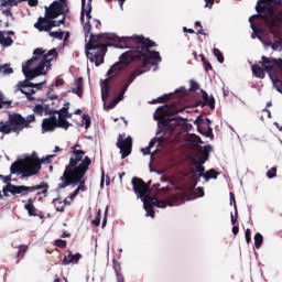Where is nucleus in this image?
<instances>
[{"mask_svg":"<svg viewBox=\"0 0 282 282\" xmlns=\"http://www.w3.org/2000/svg\"><path fill=\"white\" fill-rule=\"evenodd\" d=\"M64 84H65V80L58 78V79H56V82H55V87H61V85H64Z\"/></svg>","mask_w":282,"mask_h":282,"instance_id":"obj_57","label":"nucleus"},{"mask_svg":"<svg viewBox=\"0 0 282 282\" xmlns=\"http://www.w3.org/2000/svg\"><path fill=\"white\" fill-rule=\"evenodd\" d=\"M3 105H12V101H2V100H0V109H3Z\"/></svg>","mask_w":282,"mask_h":282,"instance_id":"obj_60","label":"nucleus"},{"mask_svg":"<svg viewBox=\"0 0 282 282\" xmlns=\"http://www.w3.org/2000/svg\"><path fill=\"white\" fill-rule=\"evenodd\" d=\"M194 195H196V197H204V187L196 188Z\"/></svg>","mask_w":282,"mask_h":282,"instance_id":"obj_46","label":"nucleus"},{"mask_svg":"<svg viewBox=\"0 0 282 282\" xmlns=\"http://www.w3.org/2000/svg\"><path fill=\"white\" fill-rule=\"evenodd\" d=\"M231 230L234 235H239V227L234 226Z\"/></svg>","mask_w":282,"mask_h":282,"instance_id":"obj_62","label":"nucleus"},{"mask_svg":"<svg viewBox=\"0 0 282 282\" xmlns=\"http://www.w3.org/2000/svg\"><path fill=\"white\" fill-rule=\"evenodd\" d=\"M55 246H57V248H66L67 241H65L63 239H57V240H55Z\"/></svg>","mask_w":282,"mask_h":282,"instance_id":"obj_42","label":"nucleus"},{"mask_svg":"<svg viewBox=\"0 0 282 282\" xmlns=\"http://www.w3.org/2000/svg\"><path fill=\"white\" fill-rule=\"evenodd\" d=\"M101 212H100V209H98V212H97V216L95 217V219L93 220V224L95 225V226H100V217H101Z\"/></svg>","mask_w":282,"mask_h":282,"instance_id":"obj_45","label":"nucleus"},{"mask_svg":"<svg viewBox=\"0 0 282 282\" xmlns=\"http://www.w3.org/2000/svg\"><path fill=\"white\" fill-rule=\"evenodd\" d=\"M108 47L130 50L119 56V62L107 72V78L100 82L104 108L109 111L124 100V94L137 76L150 72L151 65L154 67L153 72H158L162 56L158 51H150L155 47V42L150 39L142 35L120 37L115 33H90L85 46L86 56L96 67H100L105 63Z\"/></svg>","mask_w":282,"mask_h":282,"instance_id":"obj_1","label":"nucleus"},{"mask_svg":"<svg viewBox=\"0 0 282 282\" xmlns=\"http://www.w3.org/2000/svg\"><path fill=\"white\" fill-rule=\"evenodd\" d=\"M176 94H181V98L186 96L187 94V90H186V87H181L178 89L175 90Z\"/></svg>","mask_w":282,"mask_h":282,"instance_id":"obj_49","label":"nucleus"},{"mask_svg":"<svg viewBox=\"0 0 282 282\" xmlns=\"http://www.w3.org/2000/svg\"><path fill=\"white\" fill-rule=\"evenodd\" d=\"M133 193L137 194L138 199H141L143 203V208L145 210V217H151L152 219L155 217V210L153 206L156 208H166L167 206H182L186 198L180 194L170 195L165 200H160L155 197L151 196V187L147 184L142 178L134 176L131 181Z\"/></svg>","mask_w":282,"mask_h":282,"instance_id":"obj_3","label":"nucleus"},{"mask_svg":"<svg viewBox=\"0 0 282 282\" xmlns=\"http://www.w3.org/2000/svg\"><path fill=\"white\" fill-rule=\"evenodd\" d=\"M232 204L235 208V215H237V203L235 202V194L230 193V206H232Z\"/></svg>","mask_w":282,"mask_h":282,"instance_id":"obj_47","label":"nucleus"},{"mask_svg":"<svg viewBox=\"0 0 282 282\" xmlns=\"http://www.w3.org/2000/svg\"><path fill=\"white\" fill-rule=\"evenodd\" d=\"M72 94H76L78 98H83V77H79L70 87Z\"/></svg>","mask_w":282,"mask_h":282,"instance_id":"obj_22","label":"nucleus"},{"mask_svg":"<svg viewBox=\"0 0 282 282\" xmlns=\"http://www.w3.org/2000/svg\"><path fill=\"white\" fill-rule=\"evenodd\" d=\"M230 217H231V225L235 226V224H237V215L235 217V215H232V213H231Z\"/></svg>","mask_w":282,"mask_h":282,"instance_id":"obj_61","label":"nucleus"},{"mask_svg":"<svg viewBox=\"0 0 282 282\" xmlns=\"http://www.w3.org/2000/svg\"><path fill=\"white\" fill-rule=\"evenodd\" d=\"M54 158V155H47L45 158H42L40 163L41 164H50L52 162V159Z\"/></svg>","mask_w":282,"mask_h":282,"instance_id":"obj_44","label":"nucleus"},{"mask_svg":"<svg viewBox=\"0 0 282 282\" xmlns=\"http://www.w3.org/2000/svg\"><path fill=\"white\" fill-rule=\"evenodd\" d=\"M210 151H213L212 145L202 147L199 149V154H196L193 158L195 169L193 173H197L198 177H203L205 182H210V180H217V177H219V172L215 169L206 171V167L204 166L210 158Z\"/></svg>","mask_w":282,"mask_h":282,"instance_id":"obj_8","label":"nucleus"},{"mask_svg":"<svg viewBox=\"0 0 282 282\" xmlns=\"http://www.w3.org/2000/svg\"><path fill=\"white\" fill-rule=\"evenodd\" d=\"M245 237H246L247 243H250V241H252L250 229H246Z\"/></svg>","mask_w":282,"mask_h":282,"instance_id":"obj_50","label":"nucleus"},{"mask_svg":"<svg viewBox=\"0 0 282 282\" xmlns=\"http://www.w3.org/2000/svg\"><path fill=\"white\" fill-rule=\"evenodd\" d=\"M9 123L12 127V131L14 133H19V131H22V129H25V118L21 116L20 113H13L9 116Z\"/></svg>","mask_w":282,"mask_h":282,"instance_id":"obj_15","label":"nucleus"},{"mask_svg":"<svg viewBox=\"0 0 282 282\" xmlns=\"http://www.w3.org/2000/svg\"><path fill=\"white\" fill-rule=\"evenodd\" d=\"M61 2V14L65 17L67 12H69V8L67 7V0H59Z\"/></svg>","mask_w":282,"mask_h":282,"instance_id":"obj_33","label":"nucleus"},{"mask_svg":"<svg viewBox=\"0 0 282 282\" xmlns=\"http://www.w3.org/2000/svg\"><path fill=\"white\" fill-rule=\"evenodd\" d=\"M12 175H21V180L39 175L41 171V160L36 152H33L30 158L23 159L21 163H13L10 167Z\"/></svg>","mask_w":282,"mask_h":282,"instance_id":"obj_9","label":"nucleus"},{"mask_svg":"<svg viewBox=\"0 0 282 282\" xmlns=\"http://www.w3.org/2000/svg\"><path fill=\"white\" fill-rule=\"evenodd\" d=\"M19 91H21V94H24L29 102H33V100H35L34 94H36V90H34V88L23 87L22 89H19V84H17L14 87V94H19Z\"/></svg>","mask_w":282,"mask_h":282,"instance_id":"obj_18","label":"nucleus"},{"mask_svg":"<svg viewBox=\"0 0 282 282\" xmlns=\"http://www.w3.org/2000/svg\"><path fill=\"white\" fill-rule=\"evenodd\" d=\"M200 58H202L203 65H205V70L210 72V69H213V65H210V62L207 61L206 57H204V55H200Z\"/></svg>","mask_w":282,"mask_h":282,"instance_id":"obj_38","label":"nucleus"},{"mask_svg":"<svg viewBox=\"0 0 282 282\" xmlns=\"http://www.w3.org/2000/svg\"><path fill=\"white\" fill-rule=\"evenodd\" d=\"M56 115L58 118H56ZM68 118H72V113L67 112V108H61L56 110L55 115H51L42 120V133H52L56 129H65L67 131L72 123Z\"/></svg>","mask_w":282,"mask_h":282,"instance_id":"obj_10","label":"nucleus"},{"mask_svg":"<svg viewBox=\"0 0 282 282\" xmlns=\"http://www.w3.org/2000/svg\"><path fill=\"white\" fill-rule=\"evenodd\" d=\"M104 186H105V172H101L100 187L104 188Z\"/></svg>","mask_w":282,"mask_h":282,"instance_id":"obj_58","label":"nucleus"},{"mask_svg":"<svg viewBox=\"0 0 282 282\" xmlns=\"http://www.w3.org/2000/svg\"><path fill=\"white\" fill-rule=\"evenodd\" d=\"M199 121H202L203 124H206L207 126V129L210 128V124H212V120L208 119V118H205V119H202V117H197L196 120H195V124H199Z\"/></svg>","mask_w":282,"mask_h":282,"instance_id":"obj_34","label":"nucleus"},{"mask_svg":"<svg viewBox=\"0 0 282 282\" xmlns=\"http://www.w3.org/2000/svg\"><path fill=\"white\" fill-rule=\"evenodd\" d=\"M267 47H271L276 52H281L282 50V37L273 33V41H270L265 44Z\"/></svg>","mask_w":282,"mask_h":282,"instance_id":"obj_23","label":"nucleus"},{"mask_svg":"<svg viewBox=\"0 0 282 282\" xmlns=\"http://www.w3.org/2000/svg\"><path fill=\"white\" fill-rule=\"evenodd\" d=\"M202 98L204 100V105L210 109H215V97L208 96V93L202 90Z\"/></svg>","mask_w":282,"mask_h":282,"instance_id":"obj_24","label":"nucleus"},{"mask_svg":"<svg viewBox=\"0 0 282 282\" xmlns=\"http://www.w3.org/2000/svg\"><path fill=\"white\" fill-rule=\"evenodd\" d=\"M80 253L72 254V251H68V253L64 257L62 263L63 265H69V263L76 264L78 261H80Z\"/></svg>","mask_w":282,"mask_h":282,"instance_id":"obj_21","label":"nucleus"},{"mask_svg":"<svg viewBox=\"0 0 282 282\" xmlns=\"http://www.w3.org/2000/svg\"><path fill=\"white\" fill-rule=\"evenodd\" d=\"M276 175V167H271L268 172H267V177L269 180L274 178V176Z\"/></svg>","mask_w":282,"mask_h":282,"instance_id":"obj_40","label":"nucleus"},{"mask_svg":"<svg viewBox=\"0 0 282 282\" xmlns=\"http://www.w3.org/2000/svg\"><path fill=\"white\" fill-rule=\"evenodd\" d=\"M213 53L214 56H216L218 63H224V54L221 53V51H219V48H214Z\"/></svg>","mask_w":282,"mask_h":282,"instance_id":"obj_35","label":"nucleus"},{"mask_svg":"<svg viewBox=\"0 0 282 282\" xmlns=\"http://www.w3.org/2000/svg\"><path fill=\"white\" fill-rule=\"evenodd\" d=\"M160 180H161V182H171V181H169V177H166V176H162Z\"/></svg>","mask_w":282,"mask_h":282,"instance_id":"obj_64","label":"nucleus"},{"mask_svg":"<svg viewBox=\"0 0 282 282\" xmlns=\"http://www.w3.org/2000/svg\"><path fill=\"white\" fill-rule=\"evenodd\" d=\"M73 155L75 158H70L69 164L66 165L63 175L59 177L58 188H67V186L78 184L89 171L91 159L85 156V151L73 150Z\"/></svg>","mask_w":282,"mask_h":282,"instance_id":"obj_4","label":"nucleus"},{"mask_svg":"<svg viewBox=\"0 0 282 282\" xmlns=\"http://www.w3.org/2000/svg\"><path fill=\"white\" fill-rule=\"evenodd\" d=\"M261 65L254 64L252 65V74L256 78H265V72L270 77L271 83H273V87L282 94V59L270 58L267 56L261 57Z\"/></svg>","mask_w":282,"mask_h":282,"instance_id":"obj_6","label":"nucleus"},{"mask_svg":"<svg viewBox=\"0 0 282 282\" xmlns=\"http://www.w3.org/2000/svg\"><path fill=\"white\" fill-rule=\"evenodd\" d=\"M154 120L158 122V133H173L177 127L186 124V119L171 115V111L164 106H160L153 115Z\"/></svg>","mask_w":282,"mask_h":282,"instance_id":"obj_7","label":"nucleus"},{"mask_svg":"<svg viewBox=\"0 0 282 282\" xmlns=\"http://www.w3.org/2000/svg\"><path fill=\"white\" fill-rule=\"evenodd\" d=\"M58 56V50L52 48L48 52L42 47H37L33 51V56L25 64H22V73L25 76L24 80L18 83V89L23 87H31L32 89H43L45 80L42 83H31L39 76H46L47 72L52 69V62Z\"/></svg>","mask_w":282,"mask_h":282,"instance_id":"obj_2","label":"nucleus"},{"mask_svg":"<svg viewBox=\"0 0 282 282\" xmlns=\"http://www.w3.org/2000/svg\"><path fill=\"white\" fill-rule=\"evenodd\" d=\"M198 133H200V135H205L206 138H215V135L213 134V127H209V128H207L208 130L206 131V132H204L203 130H202V128H199V126H198Z\"/></svg>","mask_w":282,"mask_h":282,"instance_id":"obj_31","label":"nucleus"},{"mask_svg":"<svg viewBox=\"0 0 282 282\" xmlns=\"http://www.w3.org/2000/svg\"><path fill=\"white\" fill-rule=\"evenodd\" d=\"M51 8L54 12L58 13L61 15V2H53L51 4Z\"/></svg>","mask_w":282,"mask_h":282,"instance_id":"obj_39","label":"nucleus"},{"mask_svg":"<svg viewBox=\"0 0 282 282\" xmlns=\"http://www.w3.org/2000/svg\"><path fill=\"white\" fill-rule=\"evenodd\" d=\"M165 140H166V138H164V137H159V138L152 139L147 148L141 149V151L143 152V155H150L151 149H153V147H155V144L164 143Z\"/></svg>","mask_w":282,"mask_h":282,"instance_id":"obj_19","label":"nucleus"},{"mask_svg":"<svg viewBox=\"0 0 282 282\" xmlns=\"http://www.w3.org/2000/svg\"><path fill=\"white\" fill-rule=\"evenodd\" d=\"M25 210H28L30 217H36V207L34 205H24Z\"/></svg>","mask_w":282,"mask_h":282,"instance_id":"obj_32","label":"nucleus"},{"mask_svg":"<svg viewBox=\"0 0 282 282\" xmlns=\"http://www.w3.org/2000/svg\"><path fill=\"white\" fill-rule=\"evenodd\" d=\"M133 147V139L129 135L126 139H122V134H119L117 142V148L120 149L121 160L129 158L131 155V148Z\"/></svg>","mask_w":282,"mask_h":282,"instance_id":"obj_14","label":"nucleus"},{"mask_svg":"<svg viewBox=\"0 0 282 282\" xmlns=\"http://www.w3.org/2000/svg\"><path fill=\"white\" fill-rule=\"evenodd\" d=\"M47 188H50V185L47 183L42 182L40 185L35 186H25V185H14L12 183H8L6 186L2 187V193L4 197H10V194H12L14 197L17 195H21V197L28 196L29 193H34V191H41L37 192L36 195H47Z\"/></svg>","mask_w":282,"mask_h":282,"instance_id":"obj_11","label":"nucleus"},{"mask_svg":"<svg viewBox=\"0 0 282 282\" xmlns=\"http://www.w3.org/2000/svg\"><path fill=\"white\" fill-rule=\"evenodd\" d=\"M183 32H186L187 34H195V30L188 29L186 26L183 28Z\"/></svg>","mask_w":282,"mask_h":282,"instance_id":"obj_56","label":"nucleus"},{"mask_svg":"<svg viewBox=\"0 0 282 282\" xmlns=\"http://www.w3.org/2000/svg\"><path fill=\"white\" fill-rule=\"evenodd\" d=\"M36 120V117L34 115H29L26 118H24V127H30L32 122Z\"/></svg>","mask_w":282,"mask_h":282,"instance_id":"obj_37","label":"nucleus"},{"mask_svg":"<svg viewBox=\"0 0 282 282\" xmlns=\"http://www.w3.org/2000/svg\"><path fill=\"white\" fill-rule=\"evenodd\" d=\"M0 74H14V69H12V67H10V64H3L0 65Z\"/></svg>","mask_w":282,"mask_h":282,"instance_id":"obj_30","label":"nucleus"},{"mask_svg":"<svg viewBox=\"0 0 282 282\" xmlns=\"http://www.w3.org/2000/svg\"><path fill=\"white\" fill-rule=\"evenodd\" d=\"M34 202H36V198H29L28 204L25 206H34Z\"/></svg>","mask_w":282,"mask_h":282,"instance_id":"obj_59","label":"nucleus"},{"mask_svg":"<svg viewBox=\"0 0 282 282\" xmlns=\"http://www.w3.org/2000/svg\"><path fill=\"white\" fill-rule=\"evenodd\" d=\"M256 11L258 13L249 18L250 28L252 30L251 39H259V41H263L259 35L263 30L254 25V19H261L267 28H281L282 17L281 13H278L274 9L272 0H258Z\"/></svg>","mask_w":282,"mask_h":282,"instance_id":"obj_5","label":"nucleus"},{"mask_svg":"<svg viewBox=\"0 0 282 282\" xmlns=\"http://www.w3.org/2000/svg\"><path fill=\"white\" fill-rule=\"evenodd\" d=\"M0 45L1 47H12L14 40L8 36V31H0Z\"/></svg>","mask_w":282,"mask_h":282,"instance_id":"obj_20","label":"nucleus"},{"mask_svg":"<svg viewBox=\"0 0 282 282\" xmlns=\"http://www.w3.org/2000/svg\"><path fill=\"white\" fill-rule=\"evenodd\" d=\"M28 252V246L21 245L18 250V257H23Z\"/></svg>","mask_w":282,"mask_h":282,"instance_id":"obj_41","label":"nucleus"},{"mask_svg":"<svg viewBox=\"0 0 282 282\" xmlns=\"http://www.w3.org/2000/svg\"><path fill=\"white\" fill-rule=\"evenodd\" d=\"M57 109H54L50 106V104H36L33 107V113L35 116H56Z\"/></svg>","mask_w":282,"mask_h":282,"instance_id":"obj_16","label":"nucleus"},{"mask_svg":"<svg viewBox=\"0 0 282 282\" xmlns=\"http://www.w3.org/2000/svg\"><path fill=\"white\" fill-rule=\"evenodd\" d=\"M113 270L116 274H122V272L120 271V264H113Z\"/></svg>","mask_w":282,"mask_h":282,"instance_id":"obj_55","label":"nucleus"},{"mask_svg":"<svg viewBox=\"0 0 282 282\" xmlns=\"http://www.w3.org/2000/svg\"><path fill=\"white\" fill-rule=\"evenodd\" d=\"M63 23H65V17L59 21L54 19L45 20V18L40 17L37 22L34 24V28H36L39 32H50L52 31V28H59Z\"/></svg>","mask_w":282,"mask_h":282,"instance_id":"obj_13","label":"nucleus"},{"mask_svg":"<svg viewBox=\"0 0 282 282\" xmlns=\"http://www.w3.org/2000/svg\"><path fill=\"white\" fill-rule=\"evenodd\" d=\"M262 245H263V235H261L260 232H257L254 235V247L257 248V250H259V248H261Z\"/></svg>","mask_w":282,"mask_h":282,"instance_id":"obj_29","label":"nucleus"},{"mask_svg":"<svg viewBox=\"0 0 282 282\" xmlns=\"http://www.w3.org/2000/svg\"><path fill=\"white\" fill-rule=\"evenodd\" d=\"M86 0H82V13H80V21L84 23L85 21V14L87 21L84 24V32L86 34V41L89 36V32H91V0H88V3L85 6Z\"/></svg>","mask_w":282,"mask_h":282,"instance_id":"obj_12","label":"nucleus"},{"mask_svg":"<svg viewBox=\"0 0 282 282\" xmlns=\"http://www.w3.org/2000/svg\"><path fill=\"white\" fill-rule=\"evenodd\" d=\"M83 121L85 129H89L91 127V117H89V115H83Z\"/></svg>","mask_w":282,"mask_h":282,"instance_id":"obj_36","label":"nucleus"},{"mask_svg":"<svg viewBox=\"0 0 282 282\" xmlns=\"http://www.w3.org/2000/svg\"><path fill=\"white\" fill-rule=\"evenodd\" d=\"M22 1L26 0H18V3H22ZM28 4L30 6V8H35V6H39V0H28Z\"/></svg>","mask_w":282,"mask_h":282,"instance_id":"obj_43","label":"nucleus"},{"mask_svg":"<svg viewBox=\"0 0 282 282\" xmlns=\"http://www.w3.org/2000/svg\"><path fill=\"white\" fill-rule=\"evenodd\" d=\"M205 1V8H213L215 4V0H204Z\"/></svg>","mask_w":282,"mask_h":282,"instance_id":"obj_52","label":"nucleus"},{"mask_svg":"<svg viewBox=\"0 0 282 282\" xmlns=\"http://www.w3.org/2000/svg\"><path fill=\"white\" fill-rule=\"evenodd\" d=\"M13 6H19L17 0H2L0 3V11L4 17H12V8Z\"/></svg>","mask_w":282,"mask_h":282,"instance_id":"obj_17","label":"nucleus"},{"mask_svg":"<svg viewBox=\"0 0 282 282\" xmlns=\"http://www.w3.org/2000/svg\"><path fill=\"white\" fill-rule=\"evenodd\" d=\"M274 127H276V129H279V131H282V126L279 124V122H273Z\"/></svg>","mask_w":282,"mask_h":282,"instance_id":"obj_63","label":"nucleus"},{"mask_svg":"<svg viewBox=\"0 0 282 282\" xmlns=\"http://www.w3.org/2000/svg\"><path fill=\"white\" fill-rule=\"evenodd\" d=\"M0 180H2V182L8 185L12 181V176H10V175L9 176L0 175Z\"/></svg>","mask_w":282,"mask_h":282,"instance_id":"obj_51","label":"nucleus"},{"mask_svg":"<svg viewBox=\"0 0 282 282\" xmlns=\"http://www.w3.org/2000/svg\"><path fill=\"white\" fill-rule=\"evenodd\" d=\"M199 89V84H197L195 80H191V88L192 91H197Z\"/></svg>","mask_w":282,"mask_h":282,"instance_id":"obj_48","label":"nucleus"},{"mask_svg":"<svg viewBox=\"0 0 282 282\" xmlns=\"http://www.w3.org/2000/svg\"><path fill=\"white\" fill-rule=\"evenodd\" d=\"M78 186L77 188L68 196V199L70 202H74V199H76L78 193H80V191H85V181H83V178L79 180L78 182Z\"/></svg>","mask_w":282,"mask_h":282,"instance_id":"obj_25","label":"nucleus"},{"mask_svg":"<svg viewBox=\"0 0 282 282\" xmlns=\"http://www.w3.org/2000/svg\"><path fill=\"white\" fill-rule=\"evenodd\" d=\"M12 131V126L10 123V121H7L6 123L0 122V133H11Z\"/></svg>","mask_w":282,"mask_h":282,"instance_id":"obj_27","label":"nucleus"},{"mask_svg":"<svg viewBox=\"0 0 282 282\" xmlns=\"http://www.w3.org/2000/svg\"><path fill=\"white\" fill-rule=\"evenodd\" d=\"M117 282H124V275H122V273H117Z\"/></svg>","mask_w":282,"mask_h":282,"instance_id":"obj_54","label":"nucleus"},{"mask_svg":"<svg viewBox=\"0 0 282 282\" xmlns=\"http://www.w3.org/2000/svg\"><path fill=\"white\" fill-rule=\"evenodd\" d=\"M64 34L65 32L61 29L58 31H48V35L52 36V39H57V41H63Z\"/></svg>","mask_w":282,"mask_h":282,"instance_id":"obj_28","label":"nucleus"},{"mask_svg":"<svg viewBox=\"0 0 282 282\" xmlns=\"http://www.w3.org/2000/svg\"><path fill=\"white\" fill-rule=\"evenodd\" d=\"M57 17H61L56 11L53 10V8H45V18L44 21H50V19H56Z\"/></svg>","mask_w":282,"mask_h":282,"instance_id":"obj_26","label":"nucleus"},{"mask_svg":"<svg viewBox=\"0 0 282 282\" xmlns=\"http://www.w3.org/2000/svg\"><path fill=\"white\" fill-rule=\"evenodd\" d=\"M108 210H109V207H106L105 215H107ZM106 226H107V216H105L102 219L101 228H105Z\"/></svg>","mask_w":282,"mask_h":282,"instance_id":"obj_53","label":"nucleus"}]
</instances>
